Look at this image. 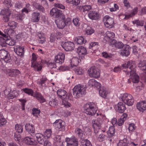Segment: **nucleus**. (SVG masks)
<instances>
[{
	"label": "nucleus",
	"instance_id": "1",
	"mask_svg": "<svg viewBox=\"0 0 146 146\" xmlns=\"http://www.w3.org/2000/svg\"><path fill=\"white\" fill-rule=\"evenodd\" d=\"M122 69L126 73V74L128 75L130 74L131 79L134 83H137L139 81V76L135 73L136 66L134 64H131L130 61L127 63L123 64L122 65Z\"/></svg>",
	"mask_w": 146,
	"mask_h": 146
},
{
	"label": "nucleus",
	"instance_id": "2",
	"mask_svg": "<svg viewBox=\"0 0 146 146\" xmlns=\"http://www.w3.org/2000/svg\"><path fill=\"white\" fill-rule=\"evenodd\" d=\"M58 96L62 100V104L66 108L70 107L71 104L68 102V100L71 98L72 94L69 93L66 94V91L63 89H59L57 91Z\"/></svg>",
	"mask_w": 146,
	"mask_h": 146
},
{
	"label": "nucleus",
	"instance_id": "3",
	"mask_svg": "<svg viewBox=\"0 0 146 146\" xmlns=\"http://www.w3.org/2000/svg\"><path fill=\"white\" fill-rule=\"evenodd\" d=\"M86 89L81 84H79L76 86L73 89V93L74 98H78L82 97L86 93Z\"/></svg>",
	"mask_w": 146,
	"mask_h": 146
},
{
	"label": "nucleus",
	"instance_id": "4",
	"mask_svg": "<svg viewBox=\"0 0 146 146\" xmlns=\"http://www.w3.org/2000/svg\"><path fill=\"white\" fill-rule=\"evenodd\" d=\"M84 112L87 115L90 116L94 115L96 112V109L93 103L90 102L84 104Z\"/></svg>",
	"mask_w": 146,
	"mask_h": 146
},
{
	"label": "nucleus",
	"instance_id": "5",
	"mask_svg": "<svg viewBox=\"0 0 146 146\" xmlns=\"http://www.w3.org/2000/svg\"><path fill=\"white\" fill-rule=\"evenodd\" d=\"M0 61L9 63L11 61V57L8 52L4 49L0 50Z\"/></svg>",
	"mask_w": 146,
	"mask_h": 146
},
{
	"label": "nucleus",
	"instance_id": "6",
	"mask_svg": "<svg viewBox=\"0 0 146 146\" xmlns=\"http://www.w3.org/2000/svg\"><path fill=\"white\" fill-rule=\"evenodd\" d=\"M88 72L90 76L95 78H98L100 76V70L95 67H92L90 68Z\"/></svg>",
	"mask_w": 146,
	"mask_h": 146
},
{
	"label": "nucleus",
	"instance_id": "7",
	"mask_svg": "<svg viewBox=\"0 0 146 146\" xmlns=\"http://www.w3.org/2000/svg\"><path fill=\"white\" fill-rule=\"evenodd\" d=\"M36 55L34 53L32 54V57L31 62V66L34 68L35 70L37 71H39L41 70L42 67L41 65L38 64L36 62Z\"/></svg>",
	"mask_w": 146,
	"mask_h": 146
},
{
	"label": "nucleus",
	"instance_id": "8",
	"mask_svg": "<svg viewBox=\"0 0 146 146\" xmlns=\"http://www.w3.org/2000/svg\"><path fill=\"white\" fill-rule=\"evenodd\" d=\"M103 117L102 116L100 115L97 119H93L92 121V126L94 129H99L101 127L102 123Z\"/></svg>",
	"mask_w": 146,
	"mask_h": 146
},
{
	"label": "nucleus",
	"instance_id": "9",
	"mask_svg": "<svg viewBox=\"0 0 146 146\" xmlns=\"http://www.w3.org/2000/svg\"><path fill=\"white\" fill-rule=\"evenodd\" d=\"M103 21L104 23L105 27L108 28H111L114 25V21L113 19L110 17L108 16H105L103 19Z\"/></svg>",
	"mask_w": 146,
	"mask_h": 146
},
{
	"label": "nucleus",
	"instance_id": "10",
	"mask_svg": "<svg viewBox=\"0 0 146 146\" xmlns=\"http://www.w3.org/2000/svg\"><path fill=\"white\" fill-rule=\"evenodd\" d=\"M53 125L57 130L62 131L64 128V123L61 119L56 120Z\"/></svg>",
	"mask_w": 146,
	"mask_h": 146
},
{
	"label": "nucleus",
	"instance_id": "11",
	"mask_svg": "<svg viewBox=\"0 0 146 146\" xmlns=\"http://www.w3.org/2000/svg\"><path fill=\"white\" fill-rule=\"evenodd\" d=\"M65 141L67 143L66 146H78V140L74 136H72L70 138H66Z\"/></svg>",
	"mask_w": 146,
	"mask_h": 146
},
{
	"label": "nucleus",
	"instance_id": "12",
	"mask_svg": "<svg viewBox=\"0 0 146 146\" xmlns=\"http://www.w3.org/2000/svg\"><path fill=\"white\" fill-rule=\"evenodd\" d=\"M62 47L67 51H71L74 49V44L72 42H62L61 44Z\"/></svg>",
	"mask_w": 146,
	"mask_h": 146
},
{
	"label": "nucleus",
	"instance_id": "13",
	"mask_svg": "<svg viewBox=\"0 0 146 146\" xmlns=\"http://www.w3.org/2000/svg\"><path fill=\"white\" fill-rule=\"evenodd\" d=\"M65 15H63V17L61 19H58L56 21V23L58 28L60 29H63L66 26V23L65 22Z\"/></svg>",
	"mask_w": 146,
	"mask_h": 146
},
{
	"label": "nucleus",
	"instance_id": "14",
	"mask_svg": "<svg viewBox=\"0 0 146 146\" xmlns=\"http://www.w3.org/2000/svg\"><path fill=\"white\" fill-rule=\"evenodd\" d=\"M65 55L62 53H60L55 56L54 60L57 63L62 64L64 62Z\"/></svg>",
	"mask_w": 146,
	"mask_h": 146
},
{
	"label": "nucleus",
	"instance_id": "15",
	"mask_svg": "<svg viewBox=\"0 0 146 146\" xmlns=\"http://www.w3.org/2000/svg\"><path fill=\"white\" fill-rule=\"evenodd\" d=\"M123 48V49L121 51L120 54L125 56H128L130 54L131 48L129 45L125 44Z\"/></svg>",
	"mask_w": 146,
	"mask_h": 146
},
{
	"label": "nucleus",
	"instance_id": "16",
	"mask_svg": "<svg viewBox=\"0 0 146 146\" xmlns=\"http://www.w3.org/2000/svg\"><path fill=\"white\" fill-rule=\"evenodd\" d=\"M113 47L114 46L115 48L117 49H121L125 45L123 43L120 42H117L115 39H113L110 41V44Z\"/></svg>",
	"mask_w": 146,
	"mask_h": 146
},
{
	"label": "nucleus",
	"instance_id": "17",
	"mask_svg": "<svg viewBox=\"0 0 146 146\" xmlns=\"http://www.w3.org/2000/svg\"><path fill=\"white\" fill-rule=\"evenodd\" d=\"M14 51L17 54L21 57L23 56L24 49L23 46L17 45L14 47Z\"/></svg>",
	"mask_w": 146,
	"mask_h": 146
},
{
	"label": "nucleus",
	"instance_id": "18",
	"mask_svg": "<svg viewBox=\"0 0 146 146\" xmlns=\"http://www.w3.org/2000/svg\"><path fill=\"white\" fill-rule=\"evenodd\" d=\"M116 110L117 111L120 113H123L126 109L125 104L121 102H119L116 106Z\"/></svg>",
	"mask_w": 146,
	"mask_h": 146
},
{
	"label": "nucleus",
	"instance_id": "19",
	"mask_svg": "<svg viewBox=\"0 0 146 146\" xmlns=\"http://www.w3.org/2000/svg\"><path fill=\"white\" fill-rule=\"evenodd\" d=\"M89 18L92 20H97L99 19L100 15L99 13L95 11H90L88 14Z\"/></svg>",
	"mask_w": 146,
	"mask_h": 146
},
{
	"label": "nucleus",
	"instance_id": "20",
	"mask_svg": "<svg viewBox=\"0 0 146 146\" xmlns=\"http://www.w3.org/2000/svg\"><path fill=\"white\" fill-rule=\"evenodd\" d=\"M137 108L140 111L143 112L146 110V102L145 101H141L137 103L136 105Z\"/></svg>",
	"mask_w": 146,
	"mask_h": 146
},
{
	"label": "nucleus",
	"instance_id": "21",
	"mask_svg": "<svg viewBox=\"0 0 146 146\" xmlns=\"http://www.w3.org/2000/svg\"><path fill=\"white\" fill-rule=\"evenodd\" d=\"M137 145H138L137 144L133 142L128 143L127 142L126 139L120 140L117 144V146H136Z\"/></svg>",
	"mask_w": 146,
	"mask_h": 146
},
{
	"label": "nucleus",
	"instance_id": "22",
	"mask_svg": "<svg viewBox=\"0 0 146 146\" xmlns=\"http://www.w3.org/2000/svg\"><path fill=\"white\" fill-rule=\"evenodd\" d=\"M24 142L26 144L32 145H36L37 142L33 138L26 137L24 139Z\"/></svg>",
	"mask_w": 146,
	"mask_h": 146
},
{
	"label": "nucleus",
	"instance_id": "23",
	"mask_svg": "<svg viewBox=\"0 0 146 146\" xmlns=\"http://www.w3.org/2000/svg\"><path fill=\"white\" fill-rule=\"evenodd\" d=\"M40 13L37 12H34L31 14V21L34 23L38 22L40 19Z\"/></svg>",
	"mask_w": 146,
	"mask_h": 146
},
{
	"label": "nucleus",
	"instance_id": "24",
	"mask_svg": "<svg viewBox=\"0 0 146 146\" xmlns=\"http://www.w3.org/2000/svg\"><path fill=\"white\" fill-rule=\"evenodd\" d=\"M77 52L80 56L82 57H84V55L87 54L86 49L82 46H80L78 48Z\"/></svg>",
	"mask_w": 146,
	"mask_h": 146
},
{
	"label": "nucleus",
	"instance_id": "25",
	"mask_svg": "<svg viewBox=\"0 0 146 146\" xmlns=\"http://www.w3.org/2000/svg\"><path fill=\"white\" fill-rule=\"evenodd\" d=\"M26 130L28 131L31 135H32L35 131V129L34 125L29 123H27L25 126Z\"/></svg>",
	"mask_w": 146,
	"mask_h": 146
},
{
	"label": "nucleus",
	"instance_id": "26",
	"mask_svg": "<svg viewBox=\"0 0 146 146\" xmlns=\"http://www.w3.org/2000/svg\"><path fill=\"white\" fill-rule=\"evenodd\" d=\"M75 132L76 135L81 139V141L84 138V131L80 129L76 128L75 130Z\"/></svg>",
	"mask_w": 146,
	"mask_h": 146
},
{
	"label": "nucleus",
	"instance_id": "27",
	"mask_svg": "<svg viewBox=\"0 0 146 146\" xmlns=\"http://www.w3.org/2000/svg\"><path fill=\"white\" fill-rule=\"evenodd\" d=\"M138 67L145 73H146V61L142 60L140 61L138 64Z\"/></svg>",
	"mask_w": 146,
	"mask_h": 146
},
{
	"label": "nucleus",
	"instance_id": "28",
	"mask_svg": "<svg viewBox=\"0 0 146 146\" xmlns=\"http://www.w3.org/2000/svg\"><path fill=\"white\" fill-rule=\"evenodd\" d=\"M88 84L89 85L91 86H94L97 88H100L101 86V84L100 83L97 82L94 79H90L89 81Z\"/></svg>",
	"mask_w": 146,
	"mask_h": 146
},
{
	"label": "nucleus",
	"instance_id": "29",
	"mask_svg": "<svg viewBox=\"0 0 146 146\" xmlns=\"http://www.w3.org/2000/svg\"><path fill=\"white\" fill-rule=\"evenodd\" d=\"M35 136L37 140L40 144H43L44 142V137L40 133H37L35 134Z\"/></svg>",
	"mask_w": 146,
	"mask_h": 146
},
{
	"label": "nucleus",
	"instance_id": "30",
	"mask_svg": "<svg viewBox=\"0 0 146 146\" xmlns=\"http://www.w3.org/2000/svg\"><path fill=\"white\" fill-rule=\"evenodd\" d=\"M106 36L105 37V38L107 39V40L110 43V41L114 38L115 34L113 32L109 31H108L106 33Z\"/></svg>",
	"mask_w": 146,
	"mask_h": 146
},
{
	"label": "nucleus",
	"instance_id": "31",
	"mask_svg": "<svg viewBox=\"0 0 146 146\" xmlns=\"http://www.w3.org/2000/svg\"><path fill=\"white\" fill-rule=\"evenodd\" d=\"M115 130L113 127L110 126L108 131V135L109 138L112 137L115 135Z\"/></svg>",
	"mask_w": 146,
	"mask_h": 146
},
{
	"label": "nucleus",
	"instance_id": "32",
	"mask_svg": "<svg viewBox=\"0 0 146 146\" xmlns=\"http://www.w3.org/2000/svg\"><path fill=\"white\" fill-rule=\"evenodd\" d=\"M131 96V95L130 94L125 93L124 94H121L120 98L122 101L125 104L127 102V100L128 99V98H130Z\"/></svg>",
	"mask_w": 146,
	"mask_h": 146
},
{
	"label": "nucleus",
	"instance_id": "33",
	"mask_svg": "<svg viewBox=\"0 0 146 146\" xmlns=\"http://www.w3.org/2000/svg\"><path fill=\"white\" fill-rule=\"evenodd\" d=\"M74 40L78 44H79L85 43L86 42V40L82 36H79L76 37L74 39Z\"/></svg>",
	"mask_w": 146,
	"mask_h": 146
},
{
	"label": "nucleus",
	"instance_id": "34",
	"mask_svg": "<svg viewBox=\"0 0 146 146\" xmlns=\"http://www.w3.org/2000/svg\"><path fill=\"white\" fill-rule=\"evenodd\" d=\"M33 6L35 9L39 11L42 12H44L45 11L44 8L41 5L36 3H35L33 4Z\"/></svg>",
	"mask_w": 146,
	"mask_h": 146
},
{
	"label": "nucleus",
	"instance_id": "35",
	"mask_svg": "<svg viewBox=\"0 0 146 146\" xmlns=\"http://www.w3.org/2000/svg\"><path fill=\"white\" fill-rule=\"evenodd\" d=\"M11 13V11L9 9L7 8L4 9L1 11L0 13V14L2 15H5L6 16H9Z\"/></svg>",
	"mask_w": 146,
	"mask_h": 146
},
{
	"label": "nucleus",
	"instance_id": "36",
	"mask_svg": "<svg viewBox=\"0 0 146 146\" xmlns=\"http://www.w3.org/2000/svg\"><path fill=\"white\" fill-rule=\"evenodd\" d=\"M100 95L102 97L105 98L106 97L108 93L106 88L102 87L99 91Z\"/></svg>",
	"mask_w": 146,
	"mask_h": 146
},
{
	"label": "nucleus",
	"instance_id": "37",
	"mask_svg": "<svg viewBox=\"0 0 146 146\" xmlns=\"http://www.w3.org/2000/svg\"><path fill=\"white\" fill-rule=\"evenodd\" d=\"M20 73V71L18 69H12L10 70L9 75L11 76H15Z\"/></svg>",
	"mask_w": 146,
	"mask_h": 146
},
{
	"label": "nucleus",
	"instance_id": "38",
	"mask_svg": "<svg viewBox=\"0 0 146 146\" xmlns=\"http://www.w3.org/2000/svg\"><path fill=\"white\" fill-rule=\"evenodd\" d=\"M35 97L40 103H43L46 101V100L44 97L40 93H38L36 94Z\"/></svg>",
	"mask_w": 146,
	"mask_h": 146
},
{
	"label": "nucleus",
	"instance_id": "39",
	"mask_svg": "<svg viewBox=\"0 0 146 146\" xmlns=\"http://www.w3.org/2000/svg\"><path fill=\"white\" fill-rule=\"evenodd\" d=\"M144 21L143 20L136 19L132 21V23L134 25H136V26H143V25Z\"/></svg>",
	"mask_w": 146,
	"mask_h": 146
},
{
	"label": "nucleus",
	"instance_id": "40",
	"mask_svg": "<svg viewBox=\"0 0 146 146\" xmlns=\"http://www.w3.org/2000/svg\"><path fill=\"white\" fill-rule=\"evenodd\" d=\"M52 133V132L51 129H47L44 132V137L48 139L51 137Z\"/></svg>",
	"mask_w": 146,
	"mask_h": 146
},
{
	"label": "nucleus",
	"instance_id": "41",
	"mask_svg": "<svg viewBox=\"0 0 146 146\" xmlns=\"http://www.w3.org/2000/svg\"><path fill=\"white\" fill-rule=\"evenodd\" d=\"M81 145L83 146H92L90 142L87 139H82L81 141Z\"/></svg>",
	"mask_w": 146,
	"mask_h": 146
},
{
	"label": "nucleus",
	"instance_id": "42",
	"mask_svg": "<svg viewBox=\"0 0 146 146\" xmlns=\"http://www.w3.org/2000/svg\"><path fill=\"white\" fill-rule=\"evenodd\" d=\"M6 123L5 119L3 116V112H0V126Z\"/></svg>",
	"mask_w": 146,
	"mask_h": 146
},
{
	"label": "nucleus",
	"instance_id": "43",
	"mask_svg": "<svg viewBox=\"0 0 146 146\" xmlns=\"http://www.w3.org/2000/svg\"><path fill=\"white\" fill-rule=\"evenodd\" d=\"M31 8L30 5L29 4H26L25 7L23 8L21 10V12L23 14L25 13H28L30 11Z\"/></svg>",
	"mask_w": 146,
	"mask_h": 146
},
{
	"label": "nucleus",
	"instance_id": "44",
	"mask_svg": "<svg viewBox=\"0 0 146 146\" xmlns=\"http://www.w3.org/2000/svg\"><path fill=\"white\" fill-rule=\"evenodd\" d=\"M8 25L11 29L15 28L17 25V23L14 21L9 22L8 23Z\"/></svg>",
	"mask_w": 146,
	"mask_h": 146
},
{
	"label": "nucleus",
	"instance_id": "45",
	"mask_svg": "<svg viewBox=\"0 0 146 146\" xmlns=\"http://www.w3.org/2000/svg\"><path fill=\"white\" fill-rule=\"evenodd\" d=\"M15 129L16 133H21L23 131V128L22 126L18 124H16L15 126Z\"/></svg>",
	"mask_w": 146,
	"mask_h": 146
},
{
	"label": "nucleus",
	"instance_id": "46",
	"mask_svg": "<svg viewBox=\"0 0 146 146\" xmlns=\"http://www.w3.org/2000/svg\"><path fill=\"white\" fill-rule=\"evenodd\" d=\"M94 32V30L90 27L88 26L86 30V34L90 35Z\"/></svg>",
	"mask_w": 146,
	"mask_h": 146
},
{
	"label": "nucleus",
	"instance_id": "47",
	"mask_svg": "<svg viewBox=\"0 0 146 146\" xmlns=\"http://www.w3.org/2000/svg\"><path fill=\"white\" fill-rule=\"evenodd\" d=\"M5 44L10 46H13L16 44V42L14 40L8 39L7 38Z\"/></svg>",
	"mask_w": 146,
	"mask_h": 146
},
{
	"label": "nucleus",
	"instance_id": "48",
	"mask_svg": "<svg viewBox=\"0 0 146 146\" xmlns=\"http://www.w3.org/2000/svg\"><path fill=\"white\" fill-rule=\"evenodd\" d=\"M134 102V99L132 96L131 95V97H130V98H128V99L127 100V102L125 103V104L127 105L128 106H131L133 104Z\"/></svg>",
	"mask_w": 146,
	"mask_h": 146
},
{
	"label": "nucleus",
	"instance_id": "49",
	"mask_svg": "<svg viewBox=\"0 0 146 146\" xmlns=\"http://www.w3.org/2000/svg\"><path fill=\"white\" fill-rule=\"evenodd\" d=\"M14 139L15 141H17V143H19V142L21 141V138L19 133H15Z\"/></svg>",
	"mask_w": 146,
	"mask_h": 146
},
{
	"label": "nucleus",
	"instance_id": "50",
	"mask_svg": "<svg viewBox=\"0 0 146 146\" xmlns=\"http://www.w3.org/2000/svg\"><path fill=\"white\" fill-rule=\"evenodd\" d=\"M82 8L83 12H88L90 10L92 9V6L90 5H86L82 6Z\"/></svg>",
	"mask_w": 146,
	"mask_h": 146
},
{
	"label": "nucleus",
	"instance_id": "51",
	"mask_svg": "<svg viewBox=\"0 0 146 146\" xmlns=\"http://www.w3.org/2000/svg\"><path fill=\"white\" fill-rule=\"evenodd\" d=\"M49 104L50 106L54 107L57 105V102L55 99L50 98Z\"/></svg>",
	"mask_w": 146,
	"mask_h": 146
},
{
	"label": "nucleus",
	"instance_id": "52",
	"mask_svg": "<svg viewBox=\"0 0 146 146\" xmlns=\"http://www.w3.org/2000/svg\"><path fill=\"white\" fill-rule=\"evenodd\" d=\"M58 9L57 8H53L50 11V15L52 16H54L56 17V13L58 12Z\"/></svg>",
	"mask_w": 146,
	"mask_h": 146
},
{
	"label": "nucleus",
	"instance_id": "53",
	"mask_svg": "<svg viewBox=\"0 0 146 146\" xmlns=\"http://www.w3.org/2000/svg\"><path fill=\"white\" fill-rule=\"evenodd\" d=\"M3 3L5 6L7 8H9L11 6V0H4Z\"/></svg>",
	"mask_w": 146,
	"mask_h": 146
},
{
	"label": "nucleus",
	"instance_id": "54",
	"mask_svg": "<svg viewBox=\"0 0 146 146\" xmlns=\"http://www.w3.org/2000/svg\"><path fill=\"white\" fill-rule=\"evenodd\" d=\"M23 90L25 93L28 94L29 95H31L32 96H33L34 92L32 89L26 88L23 89Z\"/></svg>",
	"mask_w": 146,
	"mask_h": 146
},
{
	"label": "nucleus",
	"instance_id": "55",
	"mask_svg": "<svg viewBox=\"0 0 146 146\" xmlns=\"http://www.w3.org/2000/svg\"><path fill=\"white\" fill-rule=\"evenodd\" d=\"M7 38L0 36V45L2 46H5Z\"/></svg>",
	"mask_w": 146,
	"mask_h": 146
},
{
	"label": "nucleus",
	"instance_id": "56",
	"mask_svg": "<svg viewBox=\"0 0 146 146\" xmlns=\"http://www.w3.org/2000/svg\"><path fill=\"white\" fill-rule=\"evenodd\" d=\"M56 35L55 33H52L51 34L50 38V41L51 42H55L56 40Z\"/></svg>",
	"mask_w": 146,
	"mask_h": 146
},
{
	"label": "nucleus",
	"instance_id": "57",
	"mask_svg": "<svg viewBox=\"0 0 146 146\" xmlns=\"http://www.w3.org/2000/svg\"><path fill=\"white\" fill-rule=\"evenodd\" d=\"M12 32V30L10 29H5L4 30L5 34L7 35V37L8 36H10L11 33Z\"/></svg>",
	"mask_w": 146,
	"mask_h": 146
},
{
	"label": "nucleus",
	"instance_id": "58",
	"mask_svg": "<svg viewBox=\"0 0 146 146\" xmlns=\"http://www.w3.org/2000/svg\"><path fill=\"white\" fill-rule=\"evenodd\" d=\"M32 111V113L34 116H36L37 114H39L40 112V111L39 110L35 108H33Z\"/></svg>",
	"mask_w": 146,
	"mask_h": 146
},
{
	"label": "nucleus",
	"instance_id": "59",
	"mask_svg": "<svg viewBox=\"0 0 146 146\" xmlns=\"http://www.w3.org/2000/svg\"><path fill=\"white\" fill-rule=\"evenodd\" d=\"M64 15L62 13V12L60 10L58 9V12L56 13V15L55 17L56 18H58L59 17L61 16V18L63 17V15Z\"/></svg>",
	"mask_w": 146,
	"mask_h": 146
},
{
	"label": "nucleus",
	"instance_id": "60",
	"mask_svg": "<svg viewBox=\"0 0 146 146\" xmlns=\"http://www.w3.org/2000/svg\"><path fill=\"white\" fill-rule=\"evenodd\" d=\"M105 135L103 134H101L99 135L98 140L100 142H102L105 140Z\"/></svg>",
	"mask_w": 146,
	"mask_h": 146
},
{
	"label": "nucleus",
	"instance_id": "61",
	"mask_svg": "<svg viewBox=\"0 0 146 146\" xmlns=\"http://www.w3.org/2000/svg\"><path fill=\"white\" fill-rule=\"evenodd\" d=\"M130 132L133 131L135 129V126L134 124L131 123L129 125L128 128Z\"/></svg>",
	"mask_w": 146,
	"mask_h": 146
},
{
	"label": "nucleus",
	"instance_id": "62",
	"mask_svg": "<svg viewBox=\"0 0 146 146\" xmlns=\"http://www.w3.org/2000/svg\"><path fill=\"white\" fill-rule=\"evenodd\" d=\"M76 74L78 75H81L83 73V71L81 68H77L75 70Z\"/></svg>",
	"mask_w": 146,
	"mask_h": 146
},
{
	"label": "nucleus",
	"instance_id": "63",
	"mask_svg": "<svg viewBox=\"0 0 146 146\" xmlns=\"http://www.w3.org/2000/svg\"><path fill=\"white\" fill-rule=\"evenodd\" d=\"M54 7L60 9H64L65 8V7L63 5L59 3H55L54 4Z\"/></svg>",
	"mask_w": 146,
	"mask_h": 146
},
{
	"label": "nucleus",
	"instance_id": "64",
	"mask_svg": "<svg viewBox=\"0 0 146 146\" xmlns=\"http://www.w3.org/2000/svg\"><path fill=\"white\" fill-rule=\"evenodd\" d=\"M19 100L21 103V109L22 110H24L25 103L26 102V101L24 99H19Z\"/></svg>",
	"mask_w": 146,
	"mask_h": 146
}]
</instances>
